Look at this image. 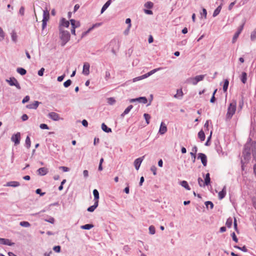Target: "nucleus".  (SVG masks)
Here are the masks:
<instances>
[{
	"mask_svg": "<svg viewBox=\"0 0 256 256\" xmlns=\"http://www.w3.org/2000/svg\"><path fill=\"white\" fill-rule=\"evenodd\" d=\"M236 104L237 102L235 100H232L228 108V110L226 114V118L227 119H231L235 114L236 108Z\"/></svg>",
	"mask_w": 256,
	"mask_h": 256,
	"instance_id": "1",
	"label": "nucleus"
},
{
	"mask_svg": "<svg viewBox=\"0 0 256 256\" xmlns=\"http://www.w3.org/2000/svg\"><path fill=\"white\" fill-rule=\"evenodd\" d=\"M60 30V38L61 40V45L64 46L70 39V34L68 32L64 30Z\"/></svg>",
	"mask_w": 256,
	"mask_h": 256,
	"instance_id": "2",
	"label": "nucleus"
},
{
	"mask_svg": "<svg viewBox=\"0 0 256 256\" xmlns=\"http://www.w3.org/2000/svg\"><path fill=\"white\" fill-rule=\"evenodd\" d=\"M110 46L111 47L112 52L115 53L119 49L120 41L118 38H114L110 42Z\"/></svg>",
	"mask_w": 256,
	"mask_h": 256,
	"instance_id": "3",
	"label": "nucleus"
},
{
	"mask_svg": "<svg viewBox=\"0 0 256 256\" xmlns=\"http://www.w3.org/2000/svg\"><path fill=\"white\" fill-rule=\"evenodd\" d=\"M6 82H8L10 86H15L18 90L21 88L18 81L14 77L10 78L9 80H6Z\"/></svg>",
	"mask_w": 256,
	"mask_h": 256,
	"instance_id": "4",
	"label": "nucleus"
},
{
	"mask_svg": "<svg viewBox=\"0 0 256 256\" xmlns=\"http://www.w3.org/2000/svg\"><path fill=\"white\" fill-rule=\"evenodd\" d=\"M70 24L72 26L71 32L72 34L76 35L75 29L80 26V23L78 21H76L74 19L70 20Z\"/></svg>",
	"mask_w": 256,
	"mask_h": 256,
	"instance_id": "5",
	"label": "nucleus"
},
{
	"mask_svg": "<svg viewBox=\"0 0 256 256\" xmlns=\"http://www.w3.org/2000/svg\"><path fill=\"white\" fill-rule=\"evenodd\" d=\"M70 25L69 21L64 18H62L60 22L59 30H64V28H68Z\"/></svg>",
	"mask_w": 256,
	"mask_h": 256,
	"instance_id": "6",
	"label": "nucleus"
},
{
	"mask_svg": "<svg viewBox=\"0 0 256 256\" xmlns=\"http://www.w3.org/2000/svg\"><path fill=\"white\" fill-rule=\"evenodd\" d=\"M244 22L238 29L237 32H236V34H234L232 42V43H234L236 41V40L238 38V37L240 34L241 33L242 31V30L244 26Z\"/></svg>",
	"mask_w": 256,
	"mask_h": 256,
	"instance_id": "7",
	"label": "nucleus"
},
{
	"mask_svg": "<svg viewBox=\"0 0 256 256\" xmlns=\"http://www.w3.org/2000/svg\"><path fill=\"white\" fill-rule=\"evenodd\" d=\"M20 132H17L16 134L12 136L11 140L14 142L16 145H18L20 142Z\"/></svg>",
	"mask_w": 256,
	"mask_h": 256,
	"instance_id": "8",
	"label": "nucleus"
},
{
	"mask_svg": "<svg viewBox=\"0 0 256 256\" xmlns=\"http://www.w3.org/2000/svg\"><path fill=\"white\" fill-rule=\"evenodd\" d=\"M48 116L50 119H52V120H54V121H58L60 120V115L55 112H50L48 114Z\"/></svg>",
	"mask_w": 256,
	"mask_h": 256,
	"instance_id": "9",
	"label": "nucleus"
},
{
	"mask_svg": "<svg viewBox=\"0 0 256 256\" xmlns=\"http://www.w3.org/2000/svg\"><path fill=\"white\" fill-rule=\"evenodd\" d=\"M144 156L136 158L134 162V166L136 170H138L144 160Z\"/></svg>",
	"mask_w": 256,
	"mask_h": 256,
	"instance_id": "10",
	"label": "nucleus"
},
{
	"mask_svg": "<svg viewBox=\"0 0 256 256\" xmlns=\"http://www.w3.org/2000/svg\"><path fill=\"white\" fill-rule=\"evenodd\" d=\"M162 68H155V69H154L152 70L151 71L149 72H148L142 76V79H144V78H146L148 77L149 76H151L152 74H154V73H155L156 72L162 70Z\"/></svg>",
	"mask_w": 256,
	"mask_h": 256,
	"instance_id": "11",
	"label": "nucleus"
},
{
	"mask_svg": "<svg viewBox=\"0 0 256 256\" xmlns=\"http://www.w3.org/2000/svg\"><path fill=\"white\" fill-rule=\"evenodd\" d=\"M90 64L88 62H85L83 66L82 73L88 76L90 73Z\"/></svg>",
	"mask_w": 256,
	"mask_h": 256,
	"instance_id": "12",
	"label": "nucleus"
},
{
	"mask_svg": "<svg viewBox=\"0 0 256 256\" xmlns=\"http://www.w3.org/2000/svg\"><path fill=\"white\" fill-rule=\"evenodd\" d=\"M48 172V168L45 167L40 168L37 170L38 174L40 176H45Z\"/></svg>",
	"mask_w": 256,
	"mask_h": 256,
	"instance_id": "13",
	"label": "nucleus"
},
{
	"mask_svg": "<svg viewBox=\"0 0 256 256\" xmlns=\"http://www.w3.org/2000/svg\"><path fill=\"white\" fill-rule=\"evenodd\" d=\"M198 158L200 159L202 162L204 166H206L207 158H206V156L204 154H202V153H200L198 154Z\"/></svg>",
	"mask_w": 256,
	"mask_h": 256,
	"instance_id": "14",
	"label": "nucleus"
},
{
	"mask_svg": "<svg viewBox=\"0 0 256 256\" xmlns=\"http://www.w3.org/2000/svg\"><path fill=\"white\" fill-rule=\"evenodd\" d=\"M166 131L167 128L166 125L163 122H162L158 132L159 133L161 134H164L166 132Z\"/></svg>",
	"mask_w": 256,
	"mask_h": 256,
	"instance_id": "15",
	"label": "nucleus"
},
{
	"mask_svg": "<svg viewBox=\"0 0 256 256\" xmlns=\"http://www.w3.org/2000/svg\"><path fill=\"white\" fill-rule=\"evenodd\" d=\"M40 102L38 101H34L33 103L28 104L26 107L28 109H36L38 106Z\"/></svg>",
	"mask_w": 256,
	"mask_h": 256,
	"instance_id": "16",
	"label": "nucleus"
},
{
	"mask_svg": "<svg viewBox=\"0 0 256 256\" xmlns=\"http://www.w3.org/2000/svg\"><path fill=\"white\" fill-rule=\"evenodd\" d=\"M136 101H138L140 102H142L143 104H146L148 100L146 97H140L137 98L131 99L130 100V102H134Z\"/></svg>",
	"mask_w": 256,
	"mask_h": 256,
	"instance_id": "17",
	"label": "nucleus"
},
{
	"mask_svg": "<svg viewBox=\"0 0 256 256\" xmlns=\"http://www.w3.org/2000/svg\"><path fill=\"white\" fill-rule=\"evenodd\" d=\"M0 243L8 246H12L14 244L10 240L3 238H0Z\"/></svg>",
	"mask_w": 256,
	"mask_h": 256,
	"instance_id": "18",
	"label": "nucleus"
},
{
	"mask_svg": "<svg viewBox=\"0 0 256 256\" xmlns=\"http://www.w3.org/2000/svg\"><path fill=\"white\" fill-rule=\"evenodd\" d=\"M50 18L49 12L47 10H44L43 12V18L42 21L48 22Z\"/></svg>",
	"mask_w": 256,
	"mask_h": 256,
	"instance_id": "19",
	"label": "nucleus"
},
{
	"mask_svg": "<svg viewBox=\"0 0 256 256\" xmlns=\"http://www.w3.org/2000/svg\"><path fill=\"white\" fill-rule=\"evenodd\" d=\"M20 185L19 182L16 181H12L6 183L5 185L6 186H12V187H17Z\"/></svg>",
	"mask_w": 256,
	"mask_h": 256,
	"instance_id": "20",
	"label": "nucleus"
},
{
	"mask_svg": "<svg viewBox=\"0 0 256 256\" xmlns=\"http://www.w3.org/2000/svg\"><path fill=\"white\" fill-rule=\"evenodd\" d=\"M226 194V187L224 186L222 190L218 192V198L220 200L222 199Z\"/></svg>",
	"mask_w": 256,
	"mask_h": 256,
	"instance_id": "21",
	"label": "nucleus"
},
{
	"mask_svg": "<svg viewBox=\"0 0 256 256\" xmlns=\"http://www.w3.org/2000/svg\"><path fill=\"white\" fill-rule=\"evenodd\" d=\"M112 2L111 0H108L106 2L103 6L102 10H101V13H103L106 8L109 6L110 4Z\"/></svg>",
	"mask_w": 256,
	"mask_h": 256,
	"instance_id": "22",
	"label": "nucleus"
},
{
	"mask_svg": "<svg viewBox=\"0 0 256 256\" xmlns=\"http://www.w3.org/2000/svg\"><path fill=\"white\" fill-rule=\"evenodd\" d=\"M243 153L244 154H246L248 156H249L250 154V148L249 144H246L245 145Z\"/></svg>",
	"mask_w": 256,
	"mask_h": 256,
	"instance_id": "23",
	"label": "nucleus"
},
{
	"mask_svg": "<svg viewBox=\"0 0 256 256\" xmlns=\"http://www.w3.org/2000/svg\"><path fill=\"white\" fill-rule=\"evenodd\" d=\"M98 202H95L93 206H90L89 208H88L87 210L88 211L90 212H94V210L98 207Z\"/></svg>",
	"mask_w": 256,
	"mask_h": 256,
	"instance_id": "24",
	"label": "nucleus"
},
{
	"mask_svg": "<svg viewBox=\"0 0 256 256\" xmlns=\"http://www.w3.org/2000/svg\"><path fill=\"white\" fill-rule=\"evenodd\" d=\"M93 194L94 196V200L95 202H98V203L99 193L97 190L95 189L93 190Z\"/></svg>",
	"mask_w": 256,
	"mask_h": 256,
	"instance_id": "25",
	"label": "nucleus"
},
{
	"mask_svg": "<svg viewBox=\"0 0 256 256\" xmlns=\"http://www.w3.org/2000/svg\"><path fill=\"white\" fill-rule=\"evenodd\" d=\"M210 175L209 173H208L206 175V177H205V178H204V184H206V186H208L210 184Z\"/></svg>",
	"mask_w": 256,
	"mask_h": 256,
	"instance_id": "26",
	"label": "nucleus"
},
{
	"mask_svg": "<svg viewBox=\"0 0 256 256\" xmlns=\"http://www.w3.org/2000/svg\"><path fill=\"white\" fill-rule=\"evenodd\" d=\"M198 136L201 141H204L205 139V134L203 130H201L198 134Z\"/></svg>",
	"mask_w": 256,
	"mask_h": 256,
	"instance_id": "27",
	"label": "nucleus"
},
{
	"mask_svg": "<svg viewBox=\"0 0 256 256\" xmlns=\"http://www.w3.org/2000/svg\"><path fill=\"white\" fill-rule=\"evenodd\" d=\"M241 81L242 83L245 84L247 80V74L245 72H243L240 77Z\"/></svg>",
	"mask_w": 256,
	"mask_h": 256,
	"instance_id": "28",
	"label": "nucleus"
},
{
	"mask_svg": "<svg viewBox=\"0 0 256 256\" xmlns=\"http://www.w3.org/2000/svg\"><path fill=\"white\" fill-rule=\"evenodd\" d=\"M102 128L104 132H112L111 128H108V126L105 124L104 123L102 124Z\"/></svg>",
	"mask_w": 256,
	"mask_h": 256,
	"instance_id": "29",
	"label": "nucleus"
},
{
	"mask_svg": "<svg viewBox=\"0 0 256 256\" xmlns=\"http://www.w3.org/2000/svg\"><path fill=\"white\" fill-rule=\"evenodd\" d=\"M180 184L182 186L184 187L187 190H190V188L189 186L188 183L186 180H183L180 182Z\"/></svg>",
	"mask_w": 256,
	"mask_h": 256,
	"instance_id": "30",
	"label": "nucleus"
},
{
	"mask_svg": "<svg viewBox=\"0 0 256 256\" xmlns=\"http://www.w3.org/2000/svg\"><path fill=\"white\" fill-rule=\"evenodd\" d=\"M228 84H229V81L228 80H227V79L225 80L224 82V84L223 85V90L224 92H226L227 91Z\"/></svg>",
	"mask_w": 256,
	"mask_h": 256,
	"instance_id": "31",
	"label": "nucleus"
},
{
	"mask_svg": "<svg viewBox=\"0 0 256 256\" xmlns=\"http://www.w3.org/2000/svg\"><path fill=\"white\" fill-rule=\"evenodd\" d=\"M183 96V92L182 89L177 90L176 94L174 95V98H178Z\"/></svg>",
	"mask_w": 256,
	"mask_h": 256,
	"instance_id": "32",
	"label": "nucleus"
},
{
	"mask_svg": "<svg viewBox=\"0 0 256 256\" xmlns=\"http://www.w3.org/2000/svg\"><path fill=\"white\" fill-rule=\"evenodd\" d=\"M144 6L146 8L150 9L152 8L154 4L151 2H148L144 4Z\"/></svg>",
	"mask_w": 256,
	"mask_h": 256,
	"instance_id": "33",
	"label": "nucleus"
},
{
	"mask_svg": "<svg viewBox=\"0 0 256 256\" xmlns=\"http://www.w3.org/2000/svg\"><path fill=\"white\" fill-rule=\"evenodd\" d=\"M252 148H254V150H252V154H253L254 158L256 160V142L252 143Z\"/></svg>",
	"mask_w": 256,
	"mask_h": 256,
	"instance_id": "34",
	"label": "nucleus"
},
{
	"mask_svg": "<svg viewBox=\"0 0 256 256\" xmlns=\"http://www.w3.org/2000/svg\"><path fill=\"white\" fill-rule=\"evenodd\" d=\"M222 7L220 6H218L214 11L213 13V16H216L219 14L220 12Z\"/></svg>",
	"mask_w": 256,
	"mask_h": 256,
	"instance_id": "35",
	"label": "nucleus"
},
{
	"mask_svg": "<svg viewBox=\"0 0 256 256\" xmlns=\"http://www.w3.org/2000/svg\"><path fill=\"white\" fill-rule=\"evenodd\" d=\"M94 227V225L92 224H86L81 226V228L84 230H90Z\"/></svg>",
	"mask_w": 256,
	"mask_h": 256,
	"instance_id": "36",
	"label": "nucleus"
},
{
	"mask_svg": "<svg viewBox=\"0 0 256 256\" xmlns=\"http://www.w3.org/2000/svg\"><path fill=\"white\" fill-rule=\"evenodd\" d=\"M232 224V219L230 218H228L226 222V226L228 228H230Z\"/></svg>",
	"mask_w": 256,
	"mask_h": 256,
	"instance_id": "37",
	"label": "nucleus"
},
{
	"mask_svg": "<svg viewBox=\"0 0 256 256\" xmlns=\"http://www.w3.org/2000/svg\"><path fill=\"white\" fill-rule=\"evenodd\" d=\"M26 145L28 148H29L31 146V142L30 138L28 136L26 140Z\"/></svg>",
	"mask_w": 256,
	"mask_h": 256,
	"instance_id": "38",
	"label": "nucleus"
},
{
	"mask_svg": "<svg viewBox=\"0 0 256 256\" xmlns=\"http://www.w3.org/2000/svg\"><path fill=\"white\" fill-rule=\"evenodd\" d=\"M17 72L21 75H24L26 72V71L25 69H24L23 68H18L17 69Z\"/></svg>",
	"mask_w": 256,
	"mask_h": 256,
	"instance_id": "39",
	"label": "nucleus"
},
{
	"mask_svg": "<svg viewBox=\"0 0 256 256\" xmlns=\"http://www.w3.org/2000/svg\"><path fill=\"white\" fill-rule=\"evenodd\" d=\"M11 36H12V40L14 42H16V40H17V35L15 32L12 31V32L11 34Z\"/></svg>",
	"mask_w": 256,
	"mask_h": 256,
	"instance_id": "40",
	"label": "nucleus"
},
{
	"mask_svg": "<svg viewBox=\"0 0 256 256\" xmlns=\"http://www.w3.org/2000/svg\"><path fill=\"white\" fill-rule=\"evenodd\" d=\"M194 78L196 79L195 82H196L198 83V82L201 81L204 79V75L197 76L196 77H194Z\"/></svg>",
	"mask_w": 256,
	"mask_h": 256,
	"instance_id": "41",
	"label": "nucleus"
},
{
	"mask_svg": "<svg viewBox=\"0 0 256 256\" xmlns=\"http://www.w3.org/2000/svg\"><path fill=\"white\" fill-rule=\"evenodd\" d=\"M144 116L146 120V124H150V114H144Z\"/></svg>",
	"mask_w": 256,
	"mask_h": 256,
	"instance_id": "42",
	"label": "nucleus"
},
{
	"mask_svg": "<svg viewBox=\"0 0 256 256\" xmlns=\"http://www.w3.org/2000/svg\"><path fill=\"white\" fill-rule=\"evenodd\" d=\"M198 183L200 186H204L206 184H204V182L203 181L202 179L201 178H198Z\"/></svg>",
	"mask_w": 256,
	"mask_h": 256,
	"instance_id": "43",
	"label": "nucleus"
},
{
	"mask_svg": "<svg viewBox=\"0 0 256 256\" xmlns=\"http://www.w3.org/2000/svg\"><path fill=\"white\" fill-rule=\"evenodd\" d=\"M20 224L21 226L24 227H28L30 226V224L26 221L21 222Z\"/></svg>",
	"mask_w": 256,
	"mask_h": 256,
	"instance_id": "44",
	"label": "nucleus"
},
{
	"mask_svg": "<svg viewBox=\"0 0 256 256\" xmlns=\"http://www.w3.org/2000/svg\"><path fill=\"white\" fill-rule=\"evenodd\" d=\"M149 232H150V234H155L156 231H155V228L154 226H150L149 227Z\"/></svg>",
	"mask_w": 256,
	"mask_h": 256,
	"instance_id": "45",
	"label": "nucleus"
},
{
	"mask_svg": "<svg viewBox=\"0 0 256 256\" xmlns=\"http://www.w3.org/2000/svg\"><path fill=\"white\" fill-rule=\"evenodd\" d=\"M132 105H130L124 111V112H123V114H128L130 111V110L132 108Z\"/></svg>",
	"mask_w": 256,
	"mask_h": 256,
	"instance_id": "46",
	"label": "nucleus"
},
{
	"mask_svg": "<svg viewBox=\"0 0 256 256\" xmlns=\"http://www.w3.org/2000/svg\"><path fill=\"white\" fill-rule=\"evenodd\" d=\"M195 78H190L188 80V82L194 85H196L197 84V82H195Z\"/></svg>",
	"mask_w": 256,
	"mask_h": 256,
	"instance_id": "47",
	"label": "nucleus"
},
{
	"mask_svg": "<svg viewBox=\"0 0 256 256\" xmlns=\"http://www.w3.org/2000/svg\"><path fill=\"white\" fill-rule=\"evenodd\" d=\"M126 23L128 24V31H129L132 26L130 19V18H126Z\"/></svg>",
	"mask_w": 256,
	"mask_h": 256,
	"instance_id": "48",
	"label": "nucleus"
},
{
	"mask_svg": "<svg viewBox=\"0 0 256 256\" xmlns=\"http://www.w3.org/2000/svg\"><path fill=\"white\" fill-rule=\"evenodd\" d=\"M205 204L207 208H208V206H210V209H212L214 207V204H213L212 202H210V201L206 202Z\"/></svg>",
	"mask_w": 256,
	"mask_h": 256,
	"instance_id": "49",
	"label": "nucleus"
},
{
	"mask_svg": "<svg viewBox=\"0 0 256 256\" xmlns=\"http://www.w3.org/2000/svg\"><path fill=\"white\" fill-rule=\"evenodd\" d=\"M250 38L252 40H254L256 38V28L252 32Z\"/></svg>",
	"mask_w": 256,
	"mask_h": 256,
	"instance_id": "50",
	"label": "nucleus"
},
{
	"mask_svg": "<svg viewBox=\"0 0 256 256\" xmlns=\"http://www.w3.org/2000/svg\"><path fill=\"white\" fill-rule=\"evenodd\" d=\"M71 84H72L71 80H68L64 82V87L68 88Z\"/></svg>",
	"mask_w": 256,
	"mask_h": 256,
	"instance_id": "51",
	"label": "nucleus"
},
{
	"mask_svg": "<svg viewBox=\"0 0 256 256\" xmlns=\"http://www.w3.org/2000/svg\"><path fill=\"white\" fill-rule=\"evenodd\" d=\"M4 34L2 30L0 28V40H2L4 39Z\"/></svg>",
	"mask_w": 256,
	"mask_h": 256,
	"instance_id": "52",
	"label": "nucleus"
},
{
	"mask_svg": "<svg viewBox=\"0 0 256 256\" xmlns=\"http://www.w3.org/2000/svg\"><path fill=\"white\" fill-rule=\"evenodd\" d=\"M40 127L42 129L48 130L49 128L48 126V125L45 124H40Z\"/></svg>",
	"mask_w": 256,
	"mask_h": 256,
	"instance_id": "53",
	"label": "nucleus"
},
{
	"mask_svg": "<svg viewBox=\"0 0 256 256\" xmlns=\"http://www.w3.org/2000/svg\"><path fill=\"white\" fill-rule=\"evenodd\" d=\"M53 250L56 252H60V246H55L54 247Z\"/></svg>",
	"mask_w": 256,
	"mask_h": 256,
	"instance_id": "54",
	"label": "nucleus"
},
{
	"mask_svg": "<svg viewBox=\"0 0 256 256\" xmlns=\"http://www.w3.org/2000/svg\"><path fill=\"white\" fill-rule=\"evenodd\" d=\"M44 68H41L40 70H39L38 72V76H42L44 74Z\"/></svg>",
	"mask_w": 256,
	"mask_h": 256,
	"instance_id": "55",
	"label": "nucleus"
},
{
	"mask_svg": "<svg viewBox=\"0 0 256 256\" xmlns=\"http://www.w3.org/2000/svg\"><path fill=\"white\" fill-rule=\"evenodd\" d=\"M110 76V72L108 71L106 72V75H105V79L106 80H108Z\"/></svg>",
	"mask_w": 256,
	"mask_h": 256,
	"instance_id": "56",
	"label": "nucleus"
},
{
	"mask_svg": "<svg viewBox=\"0 0 256 256\" xmlns=\"http://www.w3.org/2000/svg\"><path fill=\"white\" fill-rule=\"evenodd\" d=\"M59 168L62 170L64 172H68L70 170L69 168L64 166H60Z\"/></svg>",
	"mask_w": 256,
	"mask_h": 256,
	"instance_id": "57",
	"label": "nucleus"
},
{
	"mask_svg": "<svg viewBox=\"0 0 256 256\" xmlns=\"http://www.w3.org/2000/svg\"><path fill=\"white\" fill-rule=\"evenodd\" d=\"M30 100V96H25L24 99L22 100V102L23 104H24L26 102H28Z\"/></svg>",
	"mask_w": 256,
	"mask_h": 256,
	"instance_id": "58",
	"label": "nucleus"
},
{
	"mask_svg": "<svg viewBox=\"0 0 256 256\" xmlns=\"http://www.w3.org/2000/svg\"><path fill=\"white\" fill-rule=\"evenodd\" d=\"M151 171L153 172L154 175H156V168L155 166H152L150 168Z\"/></svg>",
	"mask_w": 256,
	"mask_h": 256,
	"instance_id": "59",
	"label": "nucleus"
},
{
	"mask_svg": "<svg viewBox=\"0 0 256 256\" xmlns=\"http://www.w3.org/2000/svg\"><path fill=\"white\" fill-rule=\"evenodd\" d=\"M232 240L236 242H238V238H236V235L235 234L234 232H232Z\"/></svg>",
	"mask_w": 256,
	"mask_h": 256,
	"instance_id": "60",
	"label": "nucleus"
},
{
	"mask_svg": "<svg viewBox=\"0 0 256 256\" xmlns=\"http://www.w3.org/2000/svg\"><path fill=\"white\" fill-rule=\"evenodd\" d=\"M95 26L96 25H94L92 28H90L86 32H84L82 34V36H84L86 35L87 34H88L90 30H92L94 28Z\"/></svg>",
	"mask_w": 256,
	"mask_h": 256,
	"instance_id": "61",
	"label": "nucleus"
},
{
	"mask_svg": "<svg viewBox=\"0 0 256 256\" xmlns=\"http://www.w3.org/2000/svg\"><path fill=\"white\" fill-rule=\"evenodd\" d=\"M19 12L22 16H23L24 14V8L23 6H22L20 8V9L19 10Z\"/></svg>",
	"mask_w": 256,
	"mask_h": 256,
	"instance_id": "62",
	"label": "nucleus"
},
{
	"mask_svg": "<svg viewBox=\"0 0 256 256\" xmlns=\"http://www.w3.org/2000/svg\"><path fill=\"white\" fill-rule=\"evenodd\" d=\"M142 80V76H138L135 78H134L132 80V81H133V82H137V81H138V80Z\"/></svg>",
	"mask_w": 256,
	"mask_h": 256,
	"instance_id": "63",
	"label": "nucleus"
},
{
	"mask_svg": "<svg viewBox=\"0 0 256 256\" xmlns=\"http://www.w3.org/2000/svg\"><path fill=\"white\" fill-rule=\"evenodd\" d=\"M28 116L26 114H24L22 116V119L23 121L26 120L28 119Z\"/></svg>",
	"mask_w": 256,
	"mask_h": 256,
	"instance_id": "64",
	"label": "nucleus"
}]
</instances>
